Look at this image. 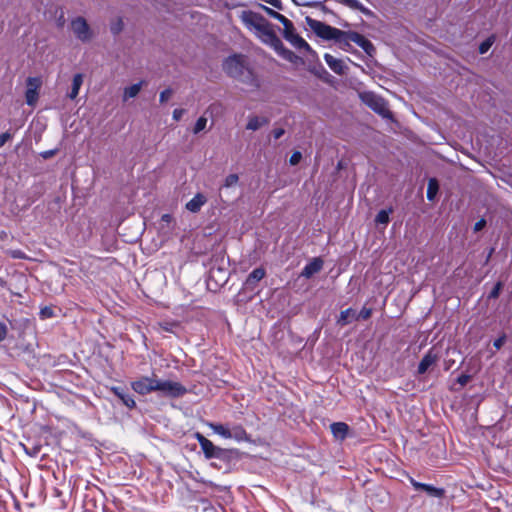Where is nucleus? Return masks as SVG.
I'll list each match as a JSON object with an SVG mask.
<instances>
[{
    "label": "nucleus",
    "instance_id": "obj_41",
    "mask_svg": "<svg viewBox=\"0 0 512 512\" xmlns=\"http://www.w3.org/2000/svg\"><path fill=\"white\" fill-rule=\"evenodd\" d=\"M471 379V376L468 374H461L457 378V383H459L461 386H465Z\"/></svg>",
    "mask_w": 512,
    "mask_h": 512
},
{
    "label": "nucleus",
    "instance_id": "obj_8",
    "mask_svg": "<svg viewBox=\"0 0 512 512\" xmlns=\"http://www.w3.org/2000/svg\"><path fill=\"white\" fill-rule=\"evenodd\" d=\"M194 438L198 441L206 459H221L225 455V450L223 448L215 446L200 432H196L194 434Z\"/></svg>",
    "mask_w": 512,
    "mask_h": 512
},
{
    "label": "nucleus",
    "instance_id": "obj_16",
    "mask_svg": "<svg viewBox=\"0 0 512 512\" xmlns=\"http://www.w3.org/2000/svg\"><path fill=\"white\" fill-rule=\"evenodd\" d=\"M207 202V197L202 193H197L190 201L186 203V209L192 213H197Z\"/></svg>",
    "mask_w": 512,
    "mask_h": 512
},
{
    "label": "nucleus",
    "instance_id": "obj_50",
    "mask_svg": "<svg viewBox=\"0 0 512 512\" xmlns=\"http://www.w3.org/2000/svg\"><path fill=\"white\" fill-rule=\"evenodd\" d=\"M161 219L163 222L170 223L172 220V216L170 214H164Z\"/></svg>",
    "mask_w": 512,
    "mask_h": 512
},
{
    "label": "nucleus",
    "instance_id": "obj_3",
    "mask_svg": "<svg viewBox=\"0 0 512 512\" xmlns=\"http://www.w3.org/2000/svg\"><path fill=\"white\" fill-rule=\"evenodd\" d=\"M306 23L310 29L322 39L335 40L339 42L346 40V32L332 27L324 22L312 19L311 17H306Z\"/></svg>",
    "mask_w": 512,
    "mask_h": 512
},
{
    "label": "nucleus",
    "instance_id": "obj_43",
    "mask_svg": "<svg viewBox=\"0 0 512 512\" xmlns=\"http://www.w3.org/2000/svg\"><path fill=\"white\" fill-rule=\"evenodd\" d=\"M12 138V135L9 132H4L0 135V148L5 145L7 141Z\"/></svg>",
    "mask_w": 512,
    "mask_h": 512
},
{
    "label": "nucleus",
    "instance_id": "obj_34",
    "mask_svg": "<svg viewBox=\"0 0 512 512\" xmlns=\"http://www.w3.org/2000/svg\"><path fill=\"white\" fill-rule=\"evenodd\" d=\"M270 17L280 21V19H283V16L282 14H280L279 12H276L275 10L267 7V6H264L262 4L259 5Z\"/></svg>",
    "mask_w": 512,
    "mask_h": 512
},
{
    "label": "nucleus",
    "instance_id": "obj_44",
    "mask_svg": "<svg viewBox=\"0 0 512 512\" xmlns=\"http://www.w3.org/2000/svg\"><path fill=\"white\" fill-rule=\"evenodd\" d=\"M184 113H185L184 109H179V108L175 109L173 111V119L175 121H179L182 118V116L184 115Z\"/></svg>",
    "mask_w": 512,
    "mask_h": 512
},
{
    "label": "nucleus",
    "instance_id": "obj_6",
    "mask_svg": "<svg viewBox=\"0 0 512 512\" xmlns=\"http://www.w3.org/2000/svg\"><path fill=\"white\" fill-rule=\"evenodd\" d=\"M156 392H160L165 397L178 398L185 395L187 389L180 382L159 379Z\"/></svg>",
    "mask_w": 512,
    "mask_h": 512
},
{
    "label": "nucleus",
    "instance_id": "obj_31",
    "mask_svg": "<svg viewBox=\"0 0 512 512\" xmlns=\"http://www.w3.org/2000/svg\"><path fill=\"white\" fill-rule=\"evenodd\" d=\"M206 125H207V118H205L204 116H201L200 118H198V120L196 121V123L194 125L193 133L198 134V133L202 132L206 128Z\"/></svg>",
    "mask_w": 512,
    "mask_h": 512
},
{
    "label": "nucleus",
    "instance_id": "obj_26",
    "mask_svg": "<svg viewBox=\"0 0 512 512\" xmlns=\"http://www.w3.org/2000/svg\"><path fill=\"white\" fill-rule=\"evenodd\" d=\"M344 5L363 12L364 14H369L370 11L358 0H339Z\"/></svg>",
    "mask_w": 512,
    "mask_h": 512
},
{
    "label": "nucleus",
    "instance_id": "obj_30",
    "mask_svg": "<svg viewBox=\"0 0 512 512\" xmlns=\"http://www.w3.org/2000/svg\"><path fill=\"white\" fill-rule=\"evenodd\" d=\"M239 181V176L237 174H229L225 180H224V183H223V188H230V187H233L235 185H237Z\"/></svg>",
    "mask_w": 512,
    "mask_h": 512
},
{
    "label": "nucleus",
    "instance_id": "obj_42",
    "mask_svg": "<svg viewBox=\"0 0 512 512\" xmlns=\"http://www.w3.org/2000/svg\"><path fill=\"white\" fill-rule=\"evenodd\" d=\"M505 341H506V335L503 334L494 341L493 345L496 349H500L504 345Z\"/></svg>",
    "mask_w": 512,
    "mask_h": 512
},
{
    "label": "nucleus",
    "instance_id": "obj_46",
    "mask_svg": "<svg viewBox=\"0 0 512 512\" xmlns=\"http://www.w3.org/2000/svg\"><path fill=\"white\" fill-rule=\"evenodd\" d=\"M486 225V221L485 219H480L479 221H477L474 225V231L475 232H479L481 231Z\"/></svg>",
    "mask_w": 512,
    "mask_h": 512
},
{
    "label": "nucleus",
    "instance_id": "obj_14",
    "mask_svg": "<svg viewBox=\"0 0 512 512\" xmlns=\"http://www.w3.org/2000/svg\"><path fill=\"white\" fill-rule=\"evenodd\" d=\"M438 359H439L438 355L434 352L433 349H430L423 356L422 360L420 361V363L418 365V373L419 374L426 373L427 370L438 361Z\"/></svg>",
    "mask_w": 512,
    "mask_h": 512
},
{
    "label": "nucleus",
    "instance_id": "obj_36",
    "mask_svg": "<svg viewBox=\"0 0 512 512\" xmlns=\"http://www.w3.org/2000/svg\"><path fill=\"white\" fill-rule=\"evenodd\" d=\"M172 94H173V90L170 88L163 90L160 93V97H159L160 102L161 103L167 102L171 98Z\"/></svg>",
    "mask_w": 512,
    "mask_h": 512
},
{
    "label": "nucleus",
    "instance_id": "obj_1",
    "mask_svg": "<svg viewBox=\"0 0 512 512\" xmlns=\"http://www.w3.org/2000/svg\"><path fill=\"white\" fill-rule=\"evenodd\" d=\"M243 25L251 31L262 43L270 46L286 60H291L293 52L284 47L282 41L276 35L273 24L264 16L251 10H243L239 14Z\"/></svg>",
    "mask_w": 512,
    "mask_h": 512
},
{
    "label": "nucleus",
    "instance_id": "obj_15",
    "mask_svg": "<svg viewBox=\"0 0 512 512\" xmlns=\"http://www.w3.org/2000/svg\"><path fill=\"white\" fill-rule=\"evenodd\" d=\"M323 267V261L321 258H314L308 264L305 265L301 272V276L305 278H311L314 274L318 273Z\"/></svg>",
    "mask_w": 512,
    "mask_h": 512
},
{
    "label": "nucleus",
    "instance_id": "obj_39",
    "mask_svg": "<svg viewBox=\"0 0 512 512\" xmlns=\"http://www.w3.org/2000/svg\"><path fill=\"white\" fill-rule=\"evenodd\" d=\"M9 329L4 322H0V342H3L8 335Z\"/></svg>",
    "mask_w": 512,
    "mask_h": 512
},
{
    "label": "nucleus",
    "instance_id": "obj_49",
    "mask_svg": "<svg viewBox=\"0 0 512 512\" xmlns=\"http://www.w3.org/2000/svg\"><path fill=\"white\" fill-rule=\"evenodd\" d=\"M284 133H285V131L282 128L275 129V130H273V137H274V139L277 140V139L281 138L284 135Z\"/></svg>",
    "mask_w": 512,
    "mask_h": 512
},
{
    "label": "nucleus",
    "instance_id": "obj_19",
    "mask_svg": "<svg viewBox=\"0 0 512 512\" xmlns=\"http://www.w3.org/2000/svg\"><path fill=\"white\" fill-rule=\"evenodd\" d=\"M353 321H356V311L352 308H348L344 311H341L337 319V324L340 326H345Z\"/></svg>",
    "mask_w": 512,
    "mask_h": 512
},
{
    "label": "nucleus",
    "instance_id": "obj_40",
    "mask_svg": "<svg viewBox=\"0 0 512 512\" xmlns=\"http://www.w3.org/2000/svg\"><path fill=\"white\" fill-rule=\"evenodd\" d=\"M161 328L164 330V331H167V332H174V328L178 326L177 323L175 322H172V323H169V322H163L160 324Z\"/></svg>",
    "mask_w": 512,
    "mask_h": 512
},
{
    "label": "nucleus",
    "instance_id": "obj_18",
    "mask_svg": "<svg viewBox=\"0 0 512 512\" xmlns=\"http://www.w3.org/2000/svg\"><path fill=\"white\" fill-rule=\"evenodd\" d=\"M330 428H331V431H332L334 437L337 439H340V440H343L346 438L348 430H349L348 425L344 422L332 423Z\"/></svg>",
    "mask_w": 512,
    "mask_h": 512
},
{
    "label": "nucleus",
    "instance_id": "obj_23",
    "mask_svg": "<svg viewBox=\"0 0 512 512\" xmlns=\"http://www.w3.org/2000/svg\"><path fill=\"white\" fill-rule=\"evenodd\" d=\"M207 425L213 430L214 433L220 435L223 438L230 439V429L222 424L209 422Z\"/></svg>",
    "mask_w": 512,
    "mask_h": 512
},
{
    "label": "nucleus",
    "instance_id": "obj_5",
    "mask_svg": "<svg viewBox=\"0 0 512 512\" xmlns=\"http://www.w3.org/2000/svg\"><path fill=\"white\" fill-rule=\"evenodd\" d=\"M280 23L283 24V37L291 43L297 49H304L306 51H311L310 45L295 32V28L293 23L285 16L283 19H280Z\"/></svg>",
    "mask_w": 512,
    "mask_h": 512
},
{
    "label": "nucleus",
    "instance_id": "obj_25",
    "mask_svg": "<svg viewBox=\"0 0 512 512\" xmlns=\"http://www.w3.org/2000/svg\"><path fill=\"white\" fill-rule=\"evenodd\" d=\"M393 212L392 208H389L388 210H380L378 214L375 217L376 224H381L386 226L389 223V215Z\"/></svg>",
    "mask_w": 512,
    "mask_h": 512
},
{
    "label": "nucleus",
    "instance_id": "obj_35",
    "mask_svg": "<svg viewBox=\"0 0 512 512\" xmlns=\"http://www.w3.org/2000/svg\"><path fill=\"white\" fill-rule=\"evenodd\" d=\"M492 44H493V39H492V38H488V39H486L484 42H482V43L480 44V46H479V52H480L481 54L486 53V52L490 49V47L492 46Z\"/></svg>",
    "mask_w": 512,
    "mask_h": 512
},
{
    "label": "nucleus",
    "instance_id": "obj_28",
    "mask_svg": "<svg viewBox=\"0 0 512 512\" xmlns=\"http://www.w3.org/2000/svg\"><path fill=\"white\" fill-rule=\"evenodd\" d=\"M348 39L363 47L364 49H366L367 46H371V43L368 40L356 32L350 33Z\"/></svg>",
    "mask_w": 512,
    "mask_h": 512
},
{
    "label": "nucleus",
    "instance_id": "obj_33",
    "mask_svg": "<svg viewBox=\"0 0 512 512\" xmlns=\"http://www.w3.org/2000/svg\"><path fill=\"white\" fill-rule=\"evenodd\" d=\"M372 315V309L363 307L359 313H356V321L357 320H367Z\"/></svg>",
    "mask_w": 512,
    "mask_h": 512
},
{
    "label": "nucleus",
    "instance_id": "obj_29",
    "mask_svg": "<svg viewBox=\"0 0 512 512\" xmlns=\"http://www.w3.org/2000/svg\"><path fill=\"white\" fill-rule=\"evenodd\" d=\"M123 26H124V23H123L122 18L118 17L110 25L111 33L114 35L119 34L123 30Z\"/></svg>",
    "mask_w": 512,
    "mask_h": 512
},
{
    "label": "nucleus",
    "instance_id": "obj_32",
    "mask_svg": "<svg viewBox=\"0 0 512 512\" xmlns=\"http://www.w3.org/2000/svg\"><path fill=\"white\" fill-rule=\"evenodd\" d=\"M9 257L13 259H26V254L20 249H9L5 252Z\"/></svg>",
    "mask_w": 512,
    "mask_h": 512
},
{
    "label": "nucleus",
    "instance_id": "obj_24",
    "mask_svg": "<svg viewBox=\"0 0 512 512\" xmlns=\"http://www.w3.org/2000/svg\"><path fill=\"white\" fill-rule=\"evenodd\" d=\"M439 190V184L437 179L431 178L428 181V187H427V199L430 201H433L438 193Z\"/></svg>",
    "mask_w": 512,
    "mask_h": 512
},
{
    "label": "nucleus",
    "instance_id": "obj_7",
    "mask_svg": "<svg viewBox=\"0 0 512 512\" xmlns=\"http://www.w3.org/2000/svg\"><path fill=\"white\" fill-rule=\"evenodd\" d=\"M71 30L74 36L81 42H89L93 37V32L87 23L86 19L82 16H77L71 20Z\"/></svg>",
    "mask_w": 512,
    "mask_h": 512
},
{
    "label": "nucleus",
    "instance_id": "obj_20",
    "mask_svg": "<svg viewBox=\"0 0 512 512\" xmlns=\"http://www.w3.org/2000/svg\"><path fill=\"white\" fill-rule=\"evenodd\" d=\"M144 83V81H140L139 83L126 87L123 91V101L126 102L130 98L136 97L141 91V88L144 85Z\"/></svg>",
    "mask_w": 512,
    "mask_h": 512
},
{
    "label": "nucleus",
    "instance_id": "obj_11",
    "mask_svg": "<svg viewBox=\"0 0 512 512\" xmlns=\"http://www.w3.org/2000/svg\"><path fill=\"white\" fill-rule=\"evenodd\" d=\"M409 481L415 490H423L430 497L442 498L445 494V490L443 488H438L430 484L418 482L412 477L409 478Z\"/></svg>",
    "mask_w": 512,
    "mask_h": 512
},
{
    "label": "nucleus",
    "instance_id": "obj_22",
    "mask_svg": "<svg viewBox=\"0 0 512 512\" xmlns=\"http://www.w3.org/2000/svg\"><path fill=\"white\" fill-rule=\"evenodd\" d=\"M268 120L266 118H260L258 116H252L249 118L248 123L246 125L247 130L256 131L261 128L263 125L267 124Z\"/></svg>",
    "mask_w": 512,
    "mask_h": 512
},
{
    "label": "nucleus",
    "instance_id": "obj_10",
    "mask_svg": "<svg viewBox=\"0 0 512 512\" xmlns=\"http://www.w3.org/2000/svg\"><path fill=\"white\" fill-rule=\"evenodd\" d=\"M41 79L39 77H29L27 79V90L25 92L26 103L34 106L38 100V90L41 87Z\"/></svg>",
    "mask_w": 512,
    "mask_h": 512
},
{
    "label": "nucleus",
    "instance_id": "obj_4",
    "mask_svg": "<svg viewBox=\"0 0 512 512\" xmlns=\"http://www.w3.org/2000/svg\"><path fill=\"white\" fill-rule=\"evenodd\" d=\"M361 100L365 105L371 108L374 112L384 118H391L392 113L389 110L387 102L380 96L373 92H365L361 94Z\"/></svg>",
    "mask_w": 512,
    "mask_h": 512
},
{
    "label": "nucleus",
    "instance_id": "obj_45",
    "mask_svg": "<svg viewBox=\"0 0 512 512\" xmlns=\"http://www.w3.org/2000/svg\"><path fill=\"white\" fill-rule=\"evenodd\" d=\"M40 314H41L42 318H49V317L53 316L52 309L49 307H45V308L41 309Z\"/></svg>",
    "mask_w": 512,
    "mask_h": 512
},
{
    "label": "nucleus",
    "instance_id": "obj_9",
    "mask_svg": "<svg viewBox=\"0 0 512 512\" xmlns=\"http://www.w3.org/2000/svg\"><path fill=\"white\" fill-rule=\"evenodd\" d=\"M158 380L159 379L155 375L151 377L142 376L139 379L133 381L131 383V387L136 393L140 395H147L151 392H156Z\"/></svg>",
    "mask_w": 512,
    "mask_h": 512
},
{
    "label": "nucleus",
    "instance_id": "obj_17",
    "mask_svg": "<svg viewBox=\"0 0 512 512\" xmlns=\"http://www.w3.org/2000/svg\"><path fill=\"white\" fill-rule=\"evenodd\" d=\"M265 270L263 268L254 269L247 277L245 285L253 289L255 285L265 277Z\"/></svg>",
    "mask_w": 512,
    "mask_h": 512
},
{
    "label": "nucleus",
    "instance_id": "obj_47",
    "mask_svg": "<svg viewBox=\"0 0 512 512\" xmlns=\"http://www.w3.org/2000/svg\"><path fill=\"white\" fill-rule=\"evenodd\" d=\"M263 2L270 4L271 6L282 9V3L281 0H262Z\"/></svg>",
    "mask_w": 512,
    "mask_h": 512
},
{
    "label": "nucleus",
    "instance_id": "obj_2",
    "mask_svg": "<svg viewBox=\"0 0 512 512\" xmlns=\"http://www.w3.org/2000/svg\"><path fill=\"white\" fill-rule=\"evenodd\" d=\"M224 71L235 79L258 87V81L253 72L249 69L247 58L241 54L229 56L223 63Z\"/></svg>",
    "mask_w": 512,
    "mask_h": 512
},
{
    "label": "nucleus",
    "instance_id": "obj_13",
    "mask_svg": "<svg viewBox=\"0 0 512 512\" xmlns=\"http://www.w3.org/2000/svg\"><path fill=\"white\" fill-rule=\"evenodd\" d=\"M324 60L328 67L336 74L343 75L347 69L346 65L341 59L335 58L329 53L324 54Z\"/></svg>",
    "mask_w": 512,
    "mask_h": 512
},
{
    "label": "nucleus",
    "instance_id": "obj_21",
    "mask_svg": "<svg viewBox=\"0 0 512 512\" xmlns=\"http://www.w3.org/2000/svg\"><path fill=\"white\" fill-rule=\"evenodd\" d=\"M82 84H83V75L80 73L75 74L73 77V80H72L71 91L68 94V97L70 99L73 100L78 96L79 90H80Z\"/></svg>",
    "mask_w": 512,
    "mask_h": 512
},
{
    "label": "nucleus",
    "instance_id": "obj_38",
    "mask_svg": "<svg viewBox=\"0 0 512 512\" xmlns=\"http://www.w3.org/2000/svg\"><path fill=\"white\" fill-rule=\"evenodd\" d=\"M501 289H502V283L501 282L496 283V285L493 287V289L491 290V292L489 294V298H493V299L498 298Z\"/></svg>",
    "mask_w": 512,
    "mask_h": 512
},
{
    "label": "nucleus",
    "instance_id": "obj_48",
    "mask_svg": "<svg viewBox=\"0 0 512 512\" xmlns=\"http://www.w3.org/2000/svg\"><path fill=\"white\" fill-rule=\"evenodd\" d=\"M56 153H57V150H56V149H53V150H47V151L42 152V153H41V156H42L44 159H49V158L53 157Z\"/></svg>",
    "mask_w": 512,
    "mask_h": 512
},
{
    "label": "nucleus",
    "instance_id": "obj_27",
    "mask_svg": "<svg viewBox=\"0 0 512 512\" xmlns=\"http://www.w3.org/2000/svg\"><path fill=\"white\" fill-rule=\"evenodd\" d=\"M231 438L236 439L237 441H242L246 439L247 434L245 429L241 425H235L230 429Z\"/></svg>",
    "mask_w": 512,
    "mask_h": 512
},
{
    "label": "nucleus",
    "instance_id": "obj_37",
    "mask_svg": "<svg viewBox=\"0 0 512 512\" xmlns=\"http://www.w3.org/2000/svg\"><path fill=\"white\" fill-rule=\"evenodd\" d=\"M302 159V154L299 151H295L289 159L290 165L294 166L297 165Z\"/></svg>",
    "mask_w": 512,
    "mask_h": 512
},
{
    "label": "nucleus",
    "instance_id": "obj_12",
    "mask_svg": "<svg viewBox=\"0 0 512 512\" xmlns=\"http://www.w3.org/2000/svg\"><path fill=\"white\" fill-rule=\"evenodd\" d=\"M111 392L117 396L121 402L128 408L132 409L136 406V402L125 388L120 386H113L110 388Z\"/></svg>",
    "mask_w": 512,
    "mask_h": 512
}]
</instances>
